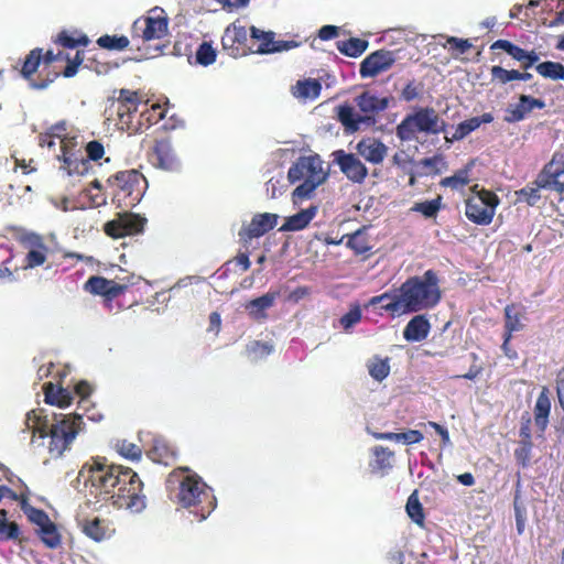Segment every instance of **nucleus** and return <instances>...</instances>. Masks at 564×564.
Returning <instances> with one entry per match:
<instances>
[{"instance_id":"f257e3e1","label":"nucleus","mask_w":564,"mask_h":564,"mask_svg":"<svg viewBox=\"0 0 564 564\" xmlns=\"http://www.w3.org/2000/svg\"><path fill=\"white\" fill-rule=\"evenodd\" d=\"M79 477L96 502L111 501L118 509L131 512H141L147 506L143 482L129 467L108 465L105 458H96L82 467Z\"/></svg>"},{"instance_id":"f03ea898","label":"nucleus","mask_w":564,"mask_h":564,"mask_svg":"<svg viewBox=\"0 0 564 564\" xmlns=\"http://www.w3.org/2000/svg\"><path fill=\"white\" fill-rule=\"evenodd\" d=\"M442 299L440 278L430 269L422 275L408 278L398 290V299L382 306L390 313H416L434 308Z\"/></svg>"},{"instance_id":"7ed1b4c3","label":"nucleus","mask_w":564,"mask_h":564,"mask_svg":"<svg viewBox=\"0 0 564 564\" xmlns=\"http://www.w3.org/2000/svg\"><path fill=\"white\" fill-rule=\"evenodd\" d=\"M142 96L139 91L121 88L115 89L108 98L107 110L110 116H116V124L120 130L137 134L163 118L161 106L152 105L150 110L139 111ZM143 106L147 107V104Z\"/></svg>"},{"instance_id":"20e7f679","label":"nucleus","mask_w":564,"mask_h":564,"mask_svg":"<svg viewBox=\"0 0 564 564\" xmlns=\"http://www.w3.org/2000/svg\"><path fill=\"white\" fill-rule=\"evenodd\" d=\"M41 410H31L25 415V426L32 434H39L44 438L50 436L48 452L52 456L59 457L69 448L79 432L83 417L77 414L55 415L54 422L41 416Z\"/></svg>"},{"instance_id":"39448f33","label":"nucleus","mask_w":564,"mask_h":564,"mask_svg":"<svg viewBox=\"0 0 564 564\" xmlns=\"http://www.w3.org/2000/svg\"><path fill=\"white\" fill-rule=\"evenodd\" d=\"M288 178L292 184L303 181L292 193V200L297 204L313 195L315 189L326 181L327 173L323 169L319 155L314 154L300 156L289 169Z\"/></svg>"},{"instance_id":"423d86ee","label":"nucleus","mask_w":564,"mask_h":564,"mask_svg":"<svg viewBox=\"0 0 564 564\" xmlns=\"http://www.w3.org/2000/svg\"><path fill=\"white\" fill-rule=\"evenodd\" d=\"M189 471V468L174 469L167 478V482H178L177 501L184 508L198 507L204 502H208L207 508H202L199 511L200 519H205L214 509L210 494L206 484L197 475H184Z\"/></svg>"},{"instance_id":"0eeeda50","label":"nucleus","mask_w":564,"mask_h":564,"mask_svg":"<svg viewBox=\"0 0 564 564\" xmlns=\"http://www.w3.org/2000/svg\"><path fill=\"white\" fill-rule=\"evenodd\" d=\"M111 188L112 203L118 208H132L142 199L147 180L137 170L120 171L108 178Z\"/></svg>"},{"instance_id":"6e6552de","label":"nucleus","mask_w":564,"mask_h":564,"mask_svg":"<svg viewBox=\"0 0 564 564\" xmlns=\"http://www.w3.org/2000/svg\"><path fill=\"white\" fill-rule=\"evenodd\" d=\"M447 123L440 118L432 107H420L406 115L395 128V134L401 141H413L419 132L440 134L446 131Z\"/></svg>"},{"instance_id":"1a4fd4ad","label":"nucleus","mask_w":564,"mask_h":564,"mask_svg":"<svg viewBox=\"0 0 564 564\" xmlns=\"http://www.w3.org/2000/svg\"><path fill=\"white\" fill-rule=\"evenodd\" d=\"M475 194L465 202V215L471 223L479 226L491 224L496 209L500 204L498 195L489 189H478V185L471 187Z\"/></svg>"},{"instance_id":"9d476101","label":"nucleus","mask_w":564,"mask_h":564,"mask_svg":"<svg viewBox=\"0 0 564 564\" xmlns=\"http://www.w3.org/2000/svg\"><path fill=\"white\" fill-rule=\"evenodd\" d=\"M61 154L57 160L61 162L59 169L68 176L86 175L91 170L89 159H85L83 153V142L77 137H65L61 139Z\"/></svg>"},{"instance_id":"9b49d317","label":"nucleus","mask_w":564,"mask_h":564,"mask_svg":"<svg viewBox=\"0 0 564 564\" xmlns=\"http://www.w3.org/2000/svg\"><path fill=\"white\" fill-rule=\"evenodd\" d=\"M169 33V18L161 8H153L132 24V37L144 42L161 40Z\"/></svg>"},{"instance_id":"f8f14e48","label":"nucleus","mask_w":564,"mask_h":564,"mask_svg":"<svg viewBox=\"0 0 564 564\" xmlns=\"http://www.w3.org/2000/svg\"><path fill=\"white\" fill-rule=\"evenodd\" d=\"M41 68L42 48L35 47L25 56L20 69L21 76L29 82L33 89H45L59 77V72L47 70V73L41 74Z\"/></svg>"},{"instance_id":"ddd939ff","label":"nucleus","mask_w":564,"mask_h":564,"mask_svg":"<svg viewBox=\"0 0 564 564\" xmlns=\"http://www.w3.org/2000/svg\"><path fill=\"white\" fill-rule=\"evenodd\" d=\"M100 53L96 48L77 50L74 57L65 56L67 65L63 70L64 77H73L77 74L79 66L95 72L97 75H106L112 69V65L101 61Z\"/></svg>"},{"instance_id":"4468645a","label":"nucleus","mask_w":564,"mask_h":564,"mask_svg":"<svg viewBox=\"0 0 564 564\" xmlns=\"http://www.w3.org/2000/svg\"><path fill=\"white\" fill-rule=\"evenodd\" d=\"M223 50L231 57L246 56L253 52L250 33L246 26L234 22L229 24L221 36Z\"/></svg>"},{"instance_id":"2eb2a0df","label":"nucleus","mask_w":564,"mask_h":564,"mask_svg":"<svg viewBox=\"0 0 564 564\" xmlns=\"http://www.w3.org/2000/svg\"><path fill=\"white\" fill-rule=\"evenodd\" d=\"M147 219L132 213H119L116 218L104 226L107 236L118 239L126 236L138 235L143 231Z\"/></svg>"},{"instance_id":"dca6fc26","label":"nucleus","mask_w":564,"mask_h":564,"mask_svg":"<svg viewBox=\"0 0 564 564\" xmlns=\"http://www.w3.org/2000/svg\"><path fill=\"white\" fill-rule=\"evenodd\" d=\"M126 284H119L100 275L90 276L84 284V290L104 297V305L112 311V302L127 291Z\"/></svg>"},{"instance_id":"f3484780","label":"nucleus","mask_w":564,"mask_h":564,"mask_svg":"<svg viewBox=\"0 0 564 564\" xmlns=\"http://www.w3.org/2000/svg\"><path fill=\"white\" fill-rule=\"evenodd\" d=\"M562 175H564V153L555 152L538 174V185L543 186V189H552L564 195V182L558 180Z\"/></svg>"},{"instance_id":"a211bd4d","label":"nucleus","mask_w":564,"mask_h":564,"mask_svg":"<svg viewBox=\"0 0 564 564\" xmlns=\"http://www.w3.org/2000/svg\"><path fill=\"white\" fill-rule=\"evenodd\" d=\"M149 160L153 166L163 171L174 172L180 169V160L169 138L155 139Z\"/></svg>"},{"instance_id":"6ab92c4d","label":"nucleus","mask_w":564,"mask_h":564,"mask_svg":"<svg viewBox=\"0 0 564 564\" xmlns=\"http://www.w3.org/2000/svg\"><path fill=\"white\" fill-rule=\"evenodd\" d=\"M395 63L393 52L378 50L368 55L360 64L359 74L362 78L375 77L392 67Z\"/></svg>"},{"instance_id":"aec40b11","label":"nucleus","mask_w":564,"mask_h":564,"mask_svg":"<svg viewBox=\"0 0 564 564\" xmlns=\"http://www.w3.org/2000/svg\"><path fill=\"white\" fill-rule=\"evenodd\" d=\"M335 162L348 180L354 183H362L368 175L366 165L352 153L344 150L334 152Z\"/></svg>"},{"instance_id":"412c9836","label":"nucleus","mask_w":564,"mask_h":564,"mask_svg":"<svg viewBox=\"0 0 564 564\" xmlns=\"http://www.w3.org/2000/svg\"><path fill=\"white\" fill-rule=\"evenodd\" d=\"M279 216L276 214L263 213L252 217L248 227L239 231V236L243 240L259 238L272 230L278 224Z\"/></svg>"},{"instance_id":"4be33fe9","label":"nucleus","mask_w":564,"mask_h":564,"mask_svg":"<svg viewBox=\"0 0 564 564\" xmlns=\"http://www.w3.org/2000/svg\"><path fill=\"white\" fill-rule=\"evenodd\" d=\"M544 107V100L528 95H520L518 104L507 108L503 120L508 123L519 122L533 109H543Z\"/></svg>"},{"instance_id":"5701e85b","label":"nucleus","mask_w":564,"mask_h":564,"mask_svg":"<svg viewBox=\"0 0 564 564\" xmlns=\"http://www.w3.org/2000/svg\"><path fill=\"white\" fill-rule=\"evenodd\" d=\"M551 406L550 390L542 387L533 408V420L540 436H543L547 429Z\"/></svg>"},{"instance_id":"b1692460","label":"nucleus","mask_w":564,"mask_h":564,"mask_svg":"<svg viewBox=\"0 0 564 564\" xmlns=\"http://www.w3.org/2000/svg\"><path fill=\"white\" fill-rule=\"evenodd\" d=\"M356 149L360 156L372 164H380L388 153L387 145L376 138L360 140Z\"/></svg>"},{"instance_id":"393cba45","label":"nucleus","mask_w":564,"mask_h":564,"mask_svg":"<svg viewBox=\"0 0 564 564\" xmlns=\"http://www.w3.org/2000/svg\"><path fill=\"white\" fill-rule=\"evenodd\" d=\"M82 531L96 542L109 539L115 533L112 524L108 520L98 517L85 519L82 522Z\"/></svg>"},{"instance_id":"a878e982","label":"nucleus","mask_w":564,"mask_h":564,"mask_svg":"<svg viewBox=\"0 0 564 564\" xmlns=\"http://www.w3.org/2000/svg\"><path fill=\"white\" fill-rule=\"evenodd\" d=\"M356 105L365 116L372 118L373 115L386 110L389 107V97H378L370 91H364L355 98Z\"/></svg>"},{"instance_id":"bb28decb","label":"nucleus","mask_w":564,"mask_h":564,"mask_svg":"<svg viewBox=\"0 0 564 564\" xmlns=\"http://www.w3.org/2000/svg\"><path fill=\"white\" fill-rule=\"evenodd\" d=\"M431 330V324L425 315H415L403 329V337L406 341H422Z\"/></svg>"},{"instance_id":"cd10ccee","label":"nucleus","mask_w":564,"mask_h":564,"mask_svg":"<svg viewBox=\"0 0 564 564\" xmlns=\"http://www.w3.org/2000/svg\"><path fill=\"white\" fill-rule=\"evenodd\" d=\"M318 212L317 205H311L308 208L286 217L284 224L279 229L280 231H299L308 226Z\"/></svg>"},{"instance_id":"c85d7f7f","label":"nucleus","mask_w":564,"mask_h":564,"mask_svg":"<svg viewBox=\"0 0 564 564\" xmlns=\"http://www.w3.org/2000/svg\"><path fill=\"white\" fill-rule=\"evenodd\" d=\"M505 333L506 339L511 340L514 332H520L524 328L522 319L524 318V308L518 304H508L505 310Z\"/></svg>"},{"instance_id":"c756f323","label":"nucleus","mask_w":564,"mask_h":564,"mask_svg":"<svg viewBox=\"0 0 564 564\" xmlns=\"http://www.w3.org/2000/svg\"><path fill=\"white\" fill-rule=\"evenodd\" d=\"M280 292H268L262 296L250 300L245 305L249 315L254 319H264L267 317L265 311L274 305L275 300L279 297Z\"/></svg>"},{"instance_id":"7c9ffc66","label":"nucleus","mask_w":564,"mask_h":564,"mask_svg":"<svg viewBox=\"0 0 564 564\" xmlns=\"http://www.w3.org/2000/svg\"><path fill=\"white\" fill-rule=\"evenodd\" d=\"M494 121V116L490 112H485L479 117L469 118L457 124L452 138H446L447 141H459L477 130L482 123H490Z\"/></svg>"},{"instance_id":"2f4dec72","label":"nucleus","mask_w":564,"mask_h":564,"mask_svg":"<svg viewBox=\"0 0 564 564\" xmlns=\"http://www.w3.org/2000/svg\"><path fill=\"white\" fill-rule=\"evenodd\" d=\"M53 42L56 45H59L65 48H77L79 47H86L90 40L89 37L78 30H62L56 34V36L53 39Z\"/></svg>"},{"instance_id":"473e14b6","label":"nucleus","mask_w":564,"mask_h":564,"mask_svg":"<svg viewBox=\"0 0 564 564\" xmlns=\"http://www.w3.org/2000/svg\"><path fill=\"white\" fill-rule=\"evenodd\" d=\"M371 117L361 116L355 111L349 105L338 107V120L348 132H356L360 129L361 123L369 122Z\"/></svg>"},{"instance_id":"72a5a7b5","label":"nucleus","mask_w":564,"mask_h":564,"mask_svg":"<svg viewBox=\"0 0 564 564\" xmlns=\"http://www.w3.org/2000/svg\"><path fill=\"white\" fill-rule=\"evenodd\" d=\"M44 400L48 404L66 408L72 403L73 395L68 389L47 382L44 384Z\"/></svg>"},{"instance_id":"f704fd0d","label":"nucleus","mask_w":564,"mask_h":564,"mask_svg":"<svg viewBox=\"0 0 564 564\" xmlns=\"http://www.w3.org/2000/svg\"><path fill=\"white\" fill-rule=\"evenodd\" d=\"M250 40L253 45V52L256 54H270L274 40V32L262 31L256 26L250 28Z\"/></svg>"},{"instance_id":"c9c22d12","label":"nucleus","mask_w":564,"mask_h":564,"mask_svg":"<svg viewBox=\"0 0 564 564\" xmlns=\"http://www.w3.org/2000/svg\"><path fill=\"white\" fill-rule=\"evenodd\" d=\"M322 91V84L317 79L299 80L293 87V95L300 99H316Z\"/></svg>"},{"instance_id":"e433bc0d","label":"nucleus","mask_w":564,"mask_h":564,"mask_svg":"<svg viewBox=\"0 0 564 564\" xmlns=\"http://www.w3.org/2000/svg\"><path fill=\"white\" fill-rule=\"evenodd\" d=\"M368 41L359 37H350L336 43L337 50L349 57H358L368 48Z\"/></svg>"},{"instance_id":"4c0bfd02","label":"nucleus","mask_w":564,"mask_h":564,"mask_svg":"<svg viewBox=\"0 0 564 564\" xmlns=\"http://www.w3.org/2000/svg\"><path fill=\"white\" fill-rule=\"evenodd\" d=\"M8 511L0 510V541H15L20 539L21 530L17 522L8 521Z\"/></svg>"},{"instance_id":"58836bf2","label":"nucleus","mask_w":564,"mask_h":564,"mask_svg":"<svg viewBox=\"0 0 564 564\" xmlns=\"http://www.w3.org/2000/svg\"><path fill=\"white\" fill-rule=\"evenodd\" d=\"M372 455L375 456V460L371 466L375 470L383 471L392 468L394 453L391 449L383 446H375L372 448Z\"/></svg>"},{"instance_id":"ea45409f","label":"nucleus","mask_w":564,"mask_h":564,"mask_svg":"<svg viewBox=\"0 0 564 564\" xmlns=\"http://www.w3.org/2000/svg\"><path fill=\"white\" fill-rule=\"evenodd\" d=\"M535 70L544 78L552 80L564 79V65L558 62L546 61L539 63Z\"/></svg>"},{"instance_id":"a19ab883","label":"nucleus","mask_w":564,"mask_h":564,"mask_svg":"<svg viewBox=\"0 0 564 564\" xmlns=\"http://www.w3.org/2000/svg\"><path fill=\"white\" fill-rule=\"evenodd\" d=\"M99 47L108 51H124L128 48L130 41L126 35H109L105 34L97 39Z\"/></svg>"},{"instance_id":"79ce46f5","label":"nucleus","mask_w":564,"mask_h":564,"mask_svg":"<svg viewBox=\"0 0 564 564\" xmlns=\"http://www.w3.org/2000/svg\"><path fill=\"white\" fill-rule=\"evenodd\" d=\"M405 510L408 516L414 523H416L420 527H423L425 514L416 490L409 496Z\"/></svg>"},{"instance_id":"37998d69","label":"nucleus","mask_w":564,"mask_h":564,"mask_svg":"<svg viewBox=\"0 0 564 564\" xmlns=\"http://www.w3.org/2000/svg\"><path fill=\"white\" fill-rule=\"evenodd\" d=\"M543 186L538 185V177L534 182L528 184L523 188L516 191V196L518 202H524L529 206H534L541 198L540 189Z\"/></svg>"},{"instance_id":"c03bdc74","label":"nucleus","mask_w":564,"mask_h":564,"mask_svg":"<svg viewBox=\"0 0 564 564\" xmlns=\"http://www.w3.org/2000/svg\"><path fill=\"white\" fill-rule=\"evenodd\" d=\"M469 172L470 166L467 165L464 169H460L454 173L452 176L444 177L441 181V186L443 187H451L452 189H459L467 184H469Z\"/></svg>"},{"instance_id":"a18cd8bd","label":"nucleus","mask_w":564,"mask_h":564,"mask_svg":"<svg viewBox=\"0 0 564 564\" xmlns=\"http://www.w3.org/2000/svg\"><path fill=\"white\" fill-rule=\"evenodd\" d=\"M369 375L377 381H382L390 373L389 358L381 359L376 356L367 365Z\"/></svg>"},{"instance_id":"49530a36","label":"nucleus","mask_w":564,"mask_h":564,"mask_svg":"<svg viewBox=\"0 0 564 564\" xmlns=\"http://www.w3.org/2000/svg\"><path fill=\"white\" fill-rule=\"evenodd\" d=\"M442 207V196L431 200L419 202L411 208L413 212L422 214L426 218L435 217Z\"/></svg>"},{"instance_id":"de8ad7c7","label":"nucleus","mask_w":564,"mask_h":564,"mask_svg":"<svg viewBox=\"0 0 564 564\" xmlns=\"http://www.w3.org/2000/svg\"><path fill=\"white\" fill-rule=\"evenodd\" d=\"M42 542L50 549H56L61 544V534L56 525L51 521L40 529Z\"/></svg>"},{"instance_id":"09e8293b","label":"nucleus","mask_w":564,"mask_h":564,"mask_svg":"<svg viewBox=\"0 0 564 564\" xmlns=\"http://www.w3.org/2000/svg\"><path fill=\"white\" fill-rule=\"evenodd\" d=\"M116 449L122 457L131 460H139L142 455V449L139 445L126 440L118 441L116 443Z\"/></svg>"},{"instance_id":"8fccbe9b","label":"nucleus","mask_w":564,"mask_h":564,"mask_svg":"<svg viewBox=\"0 0 564 564\" xmlns=\"http://www.w3.org/2000/svg\"><path fill=\"white\" fill-rule=\"evenodd\" d=\"M217 57L216 50L209 42H203L196 51V62L199 65L208 66L215 63Z\"/></svg>"},{"instance_id":"3c124183","label":"nucleus","mask_w":564,"mask_h":564,"mask_svg":"<svg viewBox=\"0 0 564 564\" xmlns=\"http://www.w3.org/2000/svg\"><path fill=\"white\" fill-rule=\"evenodd\" d=\"M347 246L352 249L356 254H365L371 249L367 237L360 231L349 236Z\"/></svg>"},{"instance_id":"603ef678","label":"nucleus","mask_w":564,"mask_h":564,"mask_svg":"<svg viewBox=\"0 0 564 564\" xmlns=\"http://www.w3.org/2000/svg\"><path fill=\"white\" fill-rule=\"evenodd\" d=\"M362 312L359 305H354L340 319V326L347 332L361 321Z\"/></svg>"},{"instance_id":"864d4df0","label":"nucleus","mask_w":564,"mask_h":564,"mask_svg":"<svg viewBox=\"0 0 564 564\" xmlns=\"http://www.w3.org/2000/svg\"><path fill=\"white\" fill-rule=\"evenodd\" d=\"M47 251V247L29 250L25 257V267L35 268L44 264V262L46 261Z\"/></svg>"},{"instance_id":"5fc2aeb1","label":"nucleus","mask_w":564,"mask_h":564,"mask_svg":"<svg viewBox=\"0 0 564 564\" xmlns=\"http://www.w3.org/2000/svg\"><path fill=\"white\" fill-rule=\"evenodd\" d=\"M446 44L449 46V50L453 52V55L464 54L469 51L473 46L471 42L468 39H459L455 36H448L446 40Z\"/></svg>"},{"instance_id":"6e6d98bb","label":"nucleus","mask_w":564,"mask_h":564,"mask_svg":"<svg viewBox=\"0 0 564 564\" xmlns=\"http://www.w3.org/2000/svg\"><path fill=\"white\" fill-rule=\"evenodd\" d=\"M532 447L533 443L519 442V446L514 449V457L522 467L528 466Z\"/></svg>"},{"instance_id":"4d7b16f0","label":"nucleus","mask_w":564,"mask_h":564,"mask_svg":"<svg viewBox=\"0 0 564 564\" xmlns=\"http://www.w3.org/2000/svg\"><path fill=\"white\" fill-rule=\"evenodd\" d=\"M84 149L86 152L85 159H89V163L91 161L100 160L105 154V148L102 143L97 140L89 141Z\"/></svg>"},{"instance_id":"13d9d810","label":"nucleus","mask_w":564,"mask_h":564,"mask_svg":"<svg viewBox=\"0 0 564 564\" xmlns=\"http://www.w3.org/2000/svg\"><path fill=\"white\" fill-rule=\"evenodd\" d=\"M65 56H69L68 54H64L63 52L54 53L48 50L45 53L42 51V68L41 74L47 73L51 69V65L54 62L66 59Z\"/></svg>"},{"instance_id":"bf43d9fd","label":"nucleus","mask_w":564,"mask_h":564,"mask_svg":"<svg viewBox=\"0 0 564 564\" xmlns=\"http://www.w3.org/2000/svg\"><path fill=\"white\" fill-rule=\"evenodd\" d=\"M531 424L532 417L529 412H525L521 416V426L519 430L520 442L532 443Z\"/></svg>"},{"instance_id":"052dcab7","label":"nucleus","mask_w":564,"mask_h":564,"mask_svg":"<svg viewBox=\"0 0 564 564\" xmlns=\"http://www.w3.org/2000/svg\"><path fill=\"white\" fill-rule=\"evenodd\" d=\"M273 347L263 341L256 340L250 344L248 347V350L251 355H253L256 358H263L271 354Z\"/></svg>"},{"instance_id":"680f3d73","label":"nucleus","mask_w":564,"mask_h":564,"mask_svg":"<svg viewBox=\"0 0 564 564\" xmlns=\"http://www.w3.org/2000/svg\"><path fill=\"white\" fill-rule=\"evenodd\" d=\"M423 438L424 436L419 430H408L406 432L398 433V442L406 445L420 443Z\"/></svg>"},{"instance_id":"e2e57ef3","label":"nucleus","mask_w":564,"mask_h":564,"mask_svg":"<svg viewBox=\"0 0 564 564\" xmlns=\"http://www.w3.org/2000/svg\"><path fill=\"white\" fill-rule=\"evenodd\" d=\"M21 242L25 247L30 248V250L31 249H40V248L47 247L44 243V240H43L42 236H40L37 234H34V232H29V234H25L24 236H22Z\"/></svg>"},{"instance_id":"0e129e2a","label":"nucleus","mask_w":564,"mask_h":564,"mask_svg":"<svg viewBox=\"0 0 564 564\" xmlns=\"http://www.w3.org/2000/svg\"><path fill=\"white\" fill-rule=\"evenodd\" d=\"M421 89L413 80L409 82L401 91V99L404 101H412L420 97Z\"/></svg>"},{"instance_id":"69168bd1","label":"nucleus","mask_w":564,"mask_h":564,"mask_svg":"<svg viewBox=\"0 0 564 564\" xmlns=\"http://www.w3.org/2000/svg\"><path fill=\"white\" fill-rule=\"evenodd\" d=\"M301 44H302V42L295 41V40H290V41H285V40L274 41L273 40L272 47L270 48V54L296 48Z\"/></svg>"},{"instance_id":"338daca9","label":"nucleus","mask_w":564,"mask_h":564,"mask_svg":"<svg viewBox=\"0 0 564 564\" xmlns=\"http://www.w3.org/2000/svg\"><path fill=\"white\" fill-rule=\"evenodd\" d=\"M31 522L40 527V529L51 522L47 513L41 509L32 508L29 513Z\"/></svg>"},{"instance_id":"774afa93","label":"nucleus","mask_w":564,"mask_h":564,"mask_svg":"<svg viewBox=\"0 0 564 564\" xmlns=\"http://www.w3.org/2000/svg\"><path fill=\"white\" fill-rule=\"evenodd\" d=\"M491 79L499 84H507L510 82L509 69L501 66H492L490 69Z\"/></svg>"}]
</instances>
